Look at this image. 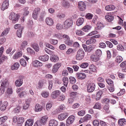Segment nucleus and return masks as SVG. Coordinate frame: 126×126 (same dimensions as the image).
Returning <instances> with one entry per match:
<instances>
[{
	"label": "nucleus",
	"mask_w": 126,
	"mask_h": 126,
	"mask_svg": "<svg viewBox=\"0 0 126 126\" xmlns=\"http://www.w3.org/2000/svg\"><path fill=\"white\" fill-rule=\"evenodd\" d=\"M69 82L71 84H74L75 83H76V79L74 77L70 76L69 78Z\"/></svg>",
	"instance_id": "obj_46"
},
{
	"label": "nucleus",
	"mask_w": 126,
	"mask_h": 126,
	"mask_svg": "<svg viewBox=\"0 0 126 126\" xmlns=\"http://www.w3.org/2000/svg\"><path fill=\"white\" fill-rule=\"evenodd\" d=\"M31 102V99H27L25 101V103L23 105V109L24 110H27L29 108L30 104Z\"/></svg>",
	"instance_id": "obj_19"
},
{
	"label": "nucleus",
	"mask_w": 126,
	"mask_h": 126,
	"mask_svg": "<svg viewBox=\"0 0 126 126\" xmlns=\"http://www.w3.org/2000/svg\"><path fill=\"white\" fill-rule=\"evenodd\" d=\"M6 120H7V117L6 116L0 118V125H2L3 123L5 122Z\"/></svg>",
	"instance_id": "obj_50"
},
{
	"label": "nucleus",
	"mask_w": 126,
	"mask_h": 126,
	"mask_svg": "<svg viewBox=\"0 0 126 126\" xmlns=\"http://www.w3.org/2000/svg\"><path fill=\"white\" fill-rule=\"evenodd\" d=\"M23 53L22 51L20 50L17 53H16L13 57V60H17V59H19L21 57H22Z\"/></svg>",
	"instance_id": "obj_18"
},
{
	"label": "nucleus",
	"mask_w": 126,
	"mask_h": 126,
	"mask_svg": "<svg viewBox=\"0 0 126 126\" xmlns=\"http://www.w3.org/2000/svg\"><path fill=\"white\" fill-rule=\"evenodd\" d=\"M51 108H52V103H48L46 106L47 111H50V110H51Z\"/></svg>",
	"instance_id": "obj_63"
},
{
	"label": "nucleus",
	"mask_w": 126,
	"mask_h": 126,
	"mask_svg": "<svg viewBox=\"0 0 126 126\" xmlns=\"http://www.w3.org/2000/svg\"><path fill=\"white\" fill-rule=\"evenodd\" d=\"M20 63L22 66H26L27 65V63L26 62V60L23 59H22L20 60Z\"/></svg>",
	"instance_id": "obj_44"
},
{
	"label": "nucleus",
	"mask_w": 126,
	"mask_h": 126,
	"mask_svg": "<svg viewBox=\"0 0 126 126\" xmlns=\"http://www.w3.org/2000/svg\"><path fill=\"white\" fill-rule=\"evenodd\" d=\"M14 29H19V30H23L24 28L21 24H17L15 25Z\"/></svg>",
	"instance_id": "obj_45"
},
{
	"label": "nucleus",
	"mask_w": 126,
	"mask_h": 126,
	"mask_svg": "<svg viewBox=\"0 0 126 126\" xmlns=\"http://www.w3.org/2000/svg\"><path fill=\"white\" fill-rule=\"evenodd\" d=\"M106 82L110 86H113L114 85V82L111 79H106Z\"/></svg>",
	"instance_id": "obj_53"
},
{
	"label": "nucleus",
	"mask_w": 126,
	"mask_h": 126,
	"mask_svg": "<svg viewBox=\"0 0 126 126\" xmlns=\"http://www.w3.org/2000/svg\"><path fill=\"white\" fill-rule=\"evenodd\" d=\"M116 8V7L114 5H108L105 6L106 10L111 11L114 10Z\"/></svg>",
	"instance_id": "obj_32"
},
{
	"label": "nucleus",
	"mask_w": 126,
	"mask_h": 126,
	"mask_svg": "<svg viewBox=\"0 0 126 126\" xmlns=\"http://www.w3.org/2000/svg\"><path fill=\"white\" fill-rule=\"evenodd\" d=\"M24 123V118L23 117H21L18 120V123L19 125H22Z\"/></svg>",
	"instance_id": "obj_57"
},
{
	"label": "nucleus",
	"mask_w": 126,
	"mask_h": 126,
	"mask_svg": "<svg viewBox=\"0 0 126 126\" xmlns=\"http://www.w3.org/2000/svg\"><path fill=\"white\" fill-rule=\"evenodd\" d=\"M33 65L34 67H41V66H43V63L38 60H35L33 62Z\"/></svg>",
	"instance_id": "obj_21"
},
{
	"label": "nucleus",
	"mask_w": 126,
	"mask_h": 126,
	"mask_svg": "<svg viewBox=\"0 0 126 126\" xmlns=\"http://www.w3.org/2000/svg\"><path fill=\"white\" fill-rule=\"evenodd\" d=\"M97 26V29H99V30H101L104 27V25H103V24H102L100 22H98L96 24Z\"/></svg>",
	"instance_id": "obj_54"
},
{
	"label": "nucleus",
	"mask_w": 126,
	"mask_h": 126,
	"mask_svg": "<svg viewBox=\"0 0 126 126\" xmlns=\"http://www.w3.org/2000/svg\"><path fill=\"white\" fill-rule=\"evenodd\" d=\"M97 69V67H96V66L95 65L92 64L90 66V69L91 71V74H92L93 72H95L96 71Z\"/></svg>",
	"instance_id": "obj_39"
},
{
	"label": "nucleus",
	"mask_w": 126,
	"mask_h": 126,
	"mask_svg": "<svg viewBox=\"0 0 126 126\" xmlns=\"http://www.w3.org/2000/svg\"><path fill=\"white\" fill-rule=\"evenodd\" d=\"M68 117V113L67 112L63 113L58 116V119L60 121H63Z\"/></svg>",
	"instance_id": "obj_12"
},
{
	"label": "nucleus",
	"mask_w": 126,
	"mask_h": 126,
	"mask_svg": "<svg viewBox=\"0 0 126 126\" xmlns=\"http://www.w3.org/2000/svg\"><path fill=\"white\" fill-rule=\"evenodd\" d=\"M75 120V117L73 115L70 116L66 120V126H70V125L73 124Z\"/></svg>",
	"instance_id": "obj_7"
},
{
	"label": "nucleus",
	"mask_w": 126,
	"mask_h": 126,
	"mask_svg": "<svg viewBox=\"0 0 126 126\" xmlns=\"http://www.w3.org/2000/svg\"><path fill=\"white\" fill-rule=\"evenodd\" d=\"M126 121L125 119H121L118 121V125L120 126H126Z\"/></svg>",
	"instance_id": "obj_38"
},
{
	"label": "nucleus",
	"mask_w": 126,
	"mask_h": 126,
	"mask_svg": "<svg viewBox=\"0 0 126 126\" xmlns=\"http://www.w3.org/2000/svg\"><path fill=\"white\" fill-rule=\"evenodd\" d=\"M61 94V92L59 90L54 91L51 94V97L53 99H56L57 97H59Z\"/></svg>",
	"instance_id": "obj_14"
},
{
	"label": "nucleus",
	"mask_w": 126,
	"mask_h": 126,
	"mask_svg": "<svg viewBox=\"0 0 126 126\" xmlns=\"http://www.w3.org/2000/svg\"><path fill=\"white\" fill-rule=\"evenodd\" d=\"M49 92L44 91L42 92L41 95L44 98H47V97H49Z\"/></svg>",
	"instance_id": "obj_56"
},
{
	"label": "nucleus",
	"mask_w": 126,
	"mask_h": 126,
	"mask_svg": "<svg viewBox=\"0 0 126 126\" xmlns=\"http://www.w3.org/2000/svg\"><path fill=\"white\" fill-rule=\"evenodd\" d=\"M96 43V39L94 38H91L87 40L86 44L87 45H91V44H95Z\"/></svg>",
	"instance_id": "obj_37"
},
{
	"label": "nucleus",
	"mask_w": 126,
	"mask_h": 126,
	"mask_svg": "<svg viewBox=\"0 0 126 126\" xmlns=\"http://www.w3.org/2000/svg\"><path fill=\"white\" fill-rule=\"evenodd\" d=\"M1 87H3V88H6V87H7L9 84L6 79H3L1 81Z\"/></svg>",
	"instance_id": "obj_16"
},
{
	"label": "nucleus",
	"mask_w": 126,
	"mask_h": 126,
	"mask_svg": "<svg viewBox=\"0 0 126 126\" xmlns=\"http://www.w3.org/2000/svg\"><path fill=\"white\" fill-rule=\"evenodd\" d=\"M40 11H41V9L40 8H35L33 11L32 14V17L33 19L37 20L38 19V15L40 14Z\"/></svg>",
	"instance_id": "obj_6"
},
{
	"label": "nucleus",
	"mask_w": 126,
	"mask_h": 126,
	"mask_svg": "<svg viewBox=\"0 0 126 126\" xmlns=\"http://www.w3.org/2000/svg\"><path fill=\"white\" fill-rule=\"evenodd\" d=\"M45 23L48 26H52L54 24V20L51 17H47L45 19Z\"/></svg>",
	"instance_id": "obj_13"
},
{
	"label": "nucleus",
	"mask_w": 126,
	"mask_h": 126,
	"mask_svg": "<svg viewBox=\"0 0 126 126\" xmlns=\"http://www.w3.org/2000/svg\"><path fill=\"white\" fill-rule=\"evenodd\" d=\"M76 75L78 79H85L86 78V74L84 73H77Z\"/></svg>",
	"instance_id": "obj_22"
},
{
	"label": "nucleus",
	"mask_w": 126,
	"mask_h": 126,
	"mask_svg": "<svg viewBox=\"0 0 126 126\" xmlns=\"http://www.w3.org/2000/svg\"><path fill=\"white\" fill-rule=\"evenodd\" d=\"M28 44V42H27V41H23L19 48L20 51H23V50L25 49L26 46H27Z\"/></svg>",
	"instance_id": "obj_26"
},
{
	"label": "nucleus",
	"mask_w": 126,
	"mask_h": 126,
	"mask_svg": "<svg viewBox=\"0 0 126 126\" xmlns=\"http://www.w3.org/2000/svg\"><path fill=\"white\" fill-rule=\"evenodd\" d=\"M91 118H92L91 115L89 114H87L83 118L81 119L80 120V122H81V123H84V122H87L88 121L91 120Z\"/></svg>",
	"instance_id": "obj_15"
},
{
	"label": "nucleus",
	"mask_w": 126,
	"mask_h": 126,
	"mask_svg": "<svg viewBox=\"0 0 126 126\" xmlns=\"http://www.w3.org/2000/svg\"><path fill=\"white\" fill-rule=\"evenodd\" d=\"M76 34L78 35V36H83V35H84V32L78 30L76 31Z\"/></svg>",
	"instance_id": "obj_62"
},
{
	"label": "nucleus",
	"mask_w": 126,
	"mask_h": 126,
	"mask_svg": "<svg viewBox=\"0 0 126 126\" xmlns=\"http://www.w3.org/2000/svg\"><path fill=\"white\" fill-rule=\"evenodd\" d=\"M61 66H62L61 63H58L54 64L52 68L53 73H56V72H58V71L59 70V69L61 67Z\"/></svg>",
	"instance_id": "obj_9"
},
{
	"label": "nucleus",
	"mask_w": 126,
	"mask_h": 126,
	"mask_svg": "<svg viewBox=\"0 0 126 126\" xmlns=\"http://www.w3.org/2000/svg\"><path fill=\"white\" fill-rule=\"evenodd\" d=\"M16 86L18 87H20L23 84V77H20L15 82Z\"/></svg>",
	"instance_id": "obj_17"
},
{
	"label": "nucleus",
	"mask_w": 126,
	"mask_h": 126,
	"mask_svg": "<svg viewBox=\"0 0 126 126\" xmlns=\"http://www.w3.org/2000/svg\"><path fill=\"white\" fill-rule=\"evenodd\" d=\"M39 60L42 62H48L49 61V56L47 55L44 56H41L39 57Z\"/></svg>",
	"instance_id": "obj_25"
},
{
	"label": "nucleus",
	"mask_w": 126,
	"mask_h": 126,
	"mask_svg": "<svg viewBox=\"0 0 126 126\" xmlns=\"http://www.w3.org/2000/svg\"><path fill=\"white\" fill-rule=\"evenodd\" d=\"M19 63H16L11 66V69H12V70H15V69H18V68H19Z\"/></svg>",
	"instance_id": "obj_40"
},
{
	"label": "nucleus",
	"mask_w": 126,
	"mask_h": 126,
	"mask_svg": "<svg viewBox=\"0 0 126 126\" xmlns=\"http://www.w3.org/2000/svg\"><path fill=\"white\" fill-rule=\"evenodd\" d=\"M3 51H4V48L3 47L1 46L0 48V63H2L4 60L7 59V57L2 55Z\"/></svg>",
	"instance_id": "obj_4"
},
{
	"label": "nucleus",
	"mask_w": 126,
	"mask_h": 126,
	"mask_svg": "<svg viewBox=\"0 0 126 126\" xmlns=\"http://www.w3.org/2000/svg\"><path fill=\"white\" fill-rule=\"evenodd\" d=\"M8 32H9V29H5L0 34V37H3V36H5L8 34Z\"/></svg>",
	"instance_id": "obj_47"
},
{
	"label": "nucleus",
	"mask_w": 126,
	"mask_h": 126,
	"mask_svg": "<svg viewBox=\"0 0 126 126\" xmlns=\"http://www.w3.org/2000/svg\"><path fill=\"white\" fill-rule=\"evenodd\" d=\"M59 123L56 120H51L49 121V126H58Z\"/></svg>",
	"instance_id": "obj_24"
},
{
	"label": "nucleus",
	"mask_w": 126,
	"mask_h": 126,
	"mask_svg": "<svg viewBox=\"0 0 126 126\" xmlns=\"http://www.w3.org/2000/svg\"><path fill=\"white\" fill-rule=\"evenodd\" d=\"M105 18L107 21H108V22H111V21L114 20V16L111 15V14L109 13L105 16Z\"/></svg>",
	"instance_id": "obj_23"
},
{
	"label": "nucleus",
	"mask_w": 126,
	"mask_h": 126,
	"mask_svg": "<svg viewBox=\"0 0 126 126\" xmlns=\"http://www.w3.org/2000/svg\"><path fill=\"white\" fill-rule=\"evenodd\" d=\"M62 38L63 40H64V42L66 45H68V46H71V45H72V40H70V38L68 35L63 34L62 36Z\"/></svg>",
	"instance_id": "obj_3"
},
{
	"label": "nucleus",
	"mask_w": 126,
	"mask_h": 126,
	"mask_svg": "<svg viewBox=\"0 0 126 126\" xmlns=\"http://www.w3.org/2000/svg\"><path fill=\"white\" fill-rule=\"evenodd\" d=\"M27 52L28 53H30L31 55H34L35 54V51L31 48H27Z\"/></svg>",
	"instance_id": "obj_61"
},
{
	"label": "nucleus",
	"mask_w": 126,
	"mask_h": 126,
	"mask_svg": "<svg viewBox=\"0 0 126 126\" xmlns=\"http://www.w3.org/2000/svg\"><path fill=\"white\" fill-rule=\"evenodd\" d=\"M106 66L107 68H112V67H114V66H115V63L114 62H110L107 63Z\"/></svg>",
	"instance_id": "obj_43"
},
{
	"label": "nucleus",
	"mask_w": 126,
	"mask_h": 126,
	"mask_svg": "<svg viewBox=\"0 0 126 126\" xmlns=\"http://www.w3.org/2000/svg\"><path fill=\"white\" fill-rule=\"evenodd\" d=\"M90 29H91V26L88 25H86L82 29L83 31L84 32H89V31H90Z\"/></svg>",
	"instance_id": "obj_42"
},
{
	"label": "nucleus",
	"mask_w": 126,
	"mask_h": 126,
	"mask_svg": "<svg viewBox=\"0 0 126 126\" xmlns=\"http://www.w3.org/2000/svg\"><path fill=\"white\" fill-rule=\"evenodd\" d=\"M43 110V106L40 105L39 104H36L35 106V112H41Z\"/></svg>",
	"instance_id": "obj_35"
},
{
	"label": "nucleus",
	"mask_w": 126,
	"mask_h": 126,
	"mask_svg": "<svg viewBox=\"0 0 126 126\" xmlns=\"http://www.w3.org/2000/svg\"><path fill=\"white\" fill-rule=\"evenodd\" d=\"M84 51L83 49H79L76 56V59L78 61H81L84 58Z\"/></svg>",
	"instance_id": "obj_2"
},
{
	"label": "nucleus",
	"mask_w": 126,
	"mask_h": 126,
	"mask_svg": "<svg viewBox=\"0 0 126 126\" xmlns=\"http://www.w3.org/2000/svg\"><path fill=\"white\" fill-rule=\"evenodd\" d=\"M31 47L34 49L35 52H38L40 50V48L39 47V45L37 43H32L31 45Z\"/></svg>",
	"instance_id": "obj_30"
},
{
	"label": "nucleus",
	"mask_w": 126,
	"mask_h": 126,
	"mask_svg": "<svg viewBox=\"0 0 126 126\" xmlns=\"http://www.w3.org/2000/svg\"><path fill=\"white\" fill-rule=\"evenodd\" d=\"M94 109H97L98 110H101V103L99 102L95 103L94 106Z\"/></svg>",
	"instance_id": "obj_49"
},
{
	"label": "nucleus",
	"mask_w": 126,
	"mask_h": 126,
	"mask_svg": "<svg viewBox=\"0 0 126 126\" xmlns=\"http://www.w3.org/2000/svg\"><path fill=\"white\" fill-rule=\"evenodd\" d=\"M63 81V84L65 87H67V85L68 84V78L66 77H64L62 78Z\"/></svg>",
	"instance_id": "obj_36"
},
{
	"label": "nucleus",
	"mask_w": 126,
	"mask_h": 126,
	"mask_svg": "<svg viewBox=\"0 0 126 126\" xmlns=\"http://www.w3.org/2000/svg\"><path fill=\"white\" fill-rule=\"evenodd\" d=\"M34 121L32 119H29L25 123V126H32Z\"/></svg>",
	"instance_id": "obj_34"
},
{
	"label": "nucleus",
	"mask_w": 126,
	"mask_h": 126,
	"mask_svg": "<svg viewBox=\"0 0 126 126\" xmlns=\"http://www.w3.org/2000/svg\"><path fill=\"white\" fill-rule=\"evenodd\" d=\"M62 6L65 8H68L70 6V4L67 0H62Z\"/></svg>",
	"instance_id": "obj_20"
},
{
	"label": "nucleus",
	"mask_w": 126,
	"mask_h": 126,
	"mask_svg": "<svg viewBox=\"0 0 126 126\" xmlns=\"http://www.w3.org/2000/svg\"><path fill=\"white\" fill-rule=\"evenodd\" d=\"M9 19L11 20L12 23L15 24L17 22H18L19 20V15L18 14H15V13L12 12L10 13L9 16Z\"/></svg>",
	"instance_id": "obj_1"
},
{
	"label": "nucleus",
	"mask_w": 126,
	"mask_h": 126,
	"mask_svg": "<svg viewBox=\"0 0 126 126\" xmlns=\"http://www.w3.org/2000/svg\"><path fill=\"white\" fill-rule=\"evenodd\" d=\"M23 30H18L17 31V36L19 38H21L22 36V31Z\"/></svg>",
	"instance_id": "obj_52"
},
{
	"label": "nucleus",
	"mask_w": 126,
	"mask_h": 126,
	"mask_svg": "<svg viewBox=\"0 0 126 126\" xmlns=\"http://www.w3.org/2000/svg\"><path fill=\"white\" fill-rule=\"evenodd\" d=\"M84 22V18H79L78 19L76 22V25L77 26H80L81 25H82Z\"/></svg>",
	"instance_id": "obj_29"
},
{
	"label": "nucleus",
	"mask_w": 126,
	"mask_h": 126,
	"mask_svg": "<svg viewBox=\"0 0 126 126\" xmlns=\"http://www.w3.org/2000/svg\"><path fill=\"white\" fill-rule=\"evenodd\" d=\"M73 24V21L71 19H68L66 20L64 23V27L66 29L71 27Z\"/></svg>",
	"instance_id": "obj_5"
},
{
	"label": "nucleus",
	"mask_w": 126,
	"mask_h": 126,
	"mask_svg": "<svg viewBox=\"0 0 126 126\" xmlns=\"http://www.w3.org/2000/svg\"><path fill=\"white\" fill-rule=\"evenodd\" d=\"M89 65V64L88 63H84L80 64V67H82V68H86L87 67H88Z\"/></svg>",
	"instance_id": "obj_51"
},
{
	"label": "nucleus",
	"mask_w": 126,
	"mask_h": 126,
	"mask_svg": "<svg viewBox=\"0 0 126 126\" xmlns=\"http://www.w3.org/2000/svg\"><path fill=\"white\" fill-rule=\"evenodd\" d=\"M50 60L51 62H53V63H57L59 62V57L57 55H52L51 58H50Z\"/></svg>",
	"instance_id": "obj_33"
},
{
	"label": "nucleus",
	"mask_w": 126,
	"mask_h": 126,
	"mask_svg": "<svg viewBox=\"0 0 126 126\" xmlns=\"http://www.w3.org/2000/svg\"><path fill=\"white\" fill-rule=\"evenodd\" d=\"M123 57L121 56H117L116 59H115V62L116 63H122V62H123Z\"/></svg>",
	"instance_id": "obj_41"
},
{
	"label": "nucleus",
	"mask_w": 126,
	"mask_h": 126,
	"mask_svg": "<svg viewBox=\"0 0 126 126\" xmlns=\"http://www.w3.org/2000/svg\"><path fill=\"white\" fill-rule=\"evenodd\" d=\"M6 102H3L2 105L0 107V109L1 111H5L6 110Z\"/></svg>",
	"instance_id": "obj_48"
},
{
	"label": "nucleus",
	"mask_w": 126,
	"mask_h": 126,
	"mask_svg": "<svg viewBox=\"0 0 126 126\" xmlns=\"http://www.w3.org/2000/svg\"><path fill=\"white\" fill-rule=\"evenodd\" d=\"M90 59L92 62H98L99 61V57L95 55V54H93L91 56Z\"/></svg>",
	"instance_id": "obj_27"
},
{
	"label": "nucleus",
	"mask_w": 126,
	"mask_h": 126,
	"mask_svg": "<svg viewBox=\"0 0 126 126\" xmlns=\"http://www.w3.org/2000/svg\"><path fill=\"white\" fill-rule=\"evenodd\" d=\"M96 86L95 85L94 83H91L88 85L87 87V91L89 93H91L95 90V88Z\"/></svg>",
	"instance_id": "obj_8"
},
{
	"label": "nucleus",
	"mask_w": 126,
	"mask_h": 126,
	"mask_svg": "<svg viewBox=\"0 0 126 126\" xmlns=\"http://www.w3.org/2000/svg\"><path fill=\"white\" fill-rule=\"evenodd\" d=\"M93 17V14H91V13H88L86 15V18L87 19H92Z\"/></svg>",
	"instance_id": "obj_60"
},
{
	"label": "nucleus",
	"mask_w": 126,
	"mask_h": 126,
	"mask_svg": "<svg viewBox=\"0 0 126 126\" xmlns=\"http://www.w3.org/2000/svg\"><path fill=\"white\" fill-rule=\"evenodd\" d=\"M47 120H48V116H44L41 118L40 120H38V121H39V122H40V123L42 125H45L46 124Z\"/></svg>",
	"instance_id": "obj_31"
},
{
	"label": "nucleus",
	"mask_w": 126,
	"mask_h": 126,
	"mask_svg": "<svg viewBox=\"0 0 126 126\" xmlns=\"http://www.w3.org/2000/svg\"><path fill=\"white\" fill-rule=\"evenodd\" d=\"M102 94L103 92H102V91H99L96 94L95 100L96 101H99V100L101 99Z\"/></svg>",
	"instance_id": "obj_28"
},
{
	"label": "nucleus",
	"mask_w": 126,
	"mask_h": 126,
	"mask_svg": "<svg viewBox=\"0 0 126 126\" xmlns=\"http://www.w3.org/2000/svg\"><path fill=\"white\" fill-rule=\"evenodd\" d=\"M19 95L20 98H23V97H26V96H27V93H26L25 91H23L21 92Z\"/></svg>",
	"instance_id": "obj_55"
},
{
	"label": "nucleus",
	"mask_w": 126,
	"mask_h": 126,
	"mask_svg": "<svg viewBox=\"0 0 126 126\" xmlns=\"http://www.w3.org/2000/svg\"><path fill=\"white\" fill-rule=\"evenodd\" d=\"M78 8L81 11H84L86 9V5L83 1H80L78 3Z\"/></svg>",
	"instance_id": "obj_10"
},
{
	"label": "nucleus",
	"mask_w": 126,
	"mask_h": 126,
	"mask_svg": "<svg viewBox=\"0 0 126 126\" xmlns=\"http://www.w3.org/2000/svg\"><path fill=\"white\" fill-rule=\"evenodd\" d=\"M95 54L97 57H101L102 56V51L100 49H97L95 51Z\"/></svg>",
	"instance_id": "obj_59"
},
{
	"label": "nucleus",
	"mask_w": 126,
	"mask_h": 126,
	"mask_svg": "<svg viewBox=\"0 0 126 126\" xmlns=\"http://www.w3.org/2000/svg\"><path fill=\"white\" fill-rule=\"evenodd\" d=\"M9 5V1L8 0H5L2 4L1 7V10H5L7 8H8V6Z\"/></svg>",
	"instance_id": "obj_11"
},
{
	"label": "nucleus",
	"mask_w": 126,
	"mask_h": 126,
	"mask_svg": "<svg viewBox=\"0 0 126 126\" xmlns=\"http://www.w3.org/2000/svg\"><path fill=\"white\" fill-rule=\"evenodd\" d=\"M117 50L118 51H122V52H124L125 51V48L122 44H119L117 46Z\"/></svg>",
	"instance_id": "obj_58"
},
{
	"label": "nucleus",
	"mask_w": 126,
	"mask_h": 126,
	"mask_svg": "<svg viewBox=\"0 0 126 126\" xmlns=\"http://www.w3.org/2000/svg\"><path fill=\"white\" fill-rule=\"evenodd\" d=\"M43 124L41 123V121L38 120L35 123L33 126H42Z\"/></svg>",
	"instance_id": "obj_64"
}]
</instances>
